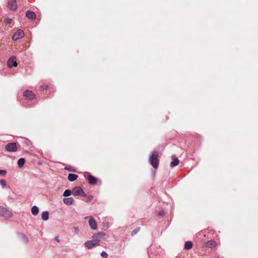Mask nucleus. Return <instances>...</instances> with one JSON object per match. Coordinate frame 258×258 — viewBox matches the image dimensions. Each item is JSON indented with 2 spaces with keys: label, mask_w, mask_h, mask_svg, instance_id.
Wrapping results in <instances>:
<instances>
[{
  "label": "nucleus",
  "mask_w": 258,
  "mask_h": 258,
  "mask_svg": "<svg viewBox=\"0 0 258 258\" xmlns=\"http://www.w3.org/2000/svg\"><path fill=\"white\" fill-rule=\"evenodd\" d=\"M13 213L7 208L0 206V215L5 218H10L13 216Z\"/></svg>",
  "instance_id": "f03ea898"
},
{
  "label": "nucleus",
  "mask_w": 258,
  "mask_h": 258,
  "mask_svg": "<svg viewBox=\"0 0 258 258\" xmlns=\"http://www.w3.org/2000/svg\"><path fill=\"white\" fill-rule=\"evenodd\" d=\"M179 164V160L175 158L174 157H172V161L170 163V166L171 167H174L177 165H178Z\"/></svg>",
  "instance_id": "dca6fc26"
},
{
  "label": "nucleus",
  "mask_w": 258,
  "mask_h": 258,
  "mask_svg": "<svg viewBox=\"0 0 258 258\" xmlns=\"http://www.w3.org/2000/svg\"><path fill=\"white\" fill-rule=\"evenodd\" d=\"M40 88L44 90H47L48 86L47 85H43L40 86Z\"/></svg>",
  "instance_id": "c756f323"
},
{
  "label": "nucleus",
  "mask_w": 258,
  "mask_h": 258,
  "mask_svg": "<svg viewBox=\"0 0 258 258\" xmlns=\"http://www.w3.org/2000/svg\"><path fill=\"white\" fill-rule=\"evenodd\" d=\"M18 65L17 62L16 60V58L15 57H11L8 61V66L11 68L13 66L14 67H17Z\"/></svg>",
  "instance_id": "6e6552de"
},
{
  "label": "nucleus",
  "mask_w": 258,
  "mask_h": 258,
  "mask_svg": "<svg viewBox=\"0 0 258 258\" xmlns=\"http://www.w3.org/2000/svg\"><path fill=\"white\" fill-rule=\"evenodd\" d=\"M162 214V213H159V215H161Z\"/></svg>",
  "instance_id": "72a5a7b5"
},
{
  "label": "nucleus",
  "mask_w": 258,
  "mask_h": 258,
  "mask_svg": "<svg viewBox=\"0 0 258 258\" xmlns=\"http://www.w3.org/2000/svg\"><path fill=\"white\" fill-rule=\"evenodd\" d=\"M41 218L44 221H46L49 218V213L47 211H45L41 214Z\"/></svg>",
  "instance_id": "a211bd4d"
},
{
  "label": "nucleus",
  "mask_w": 258,
  "mask_h": 258,
  "mask_svg": "<svg viewBox=\"0 0 258 258\" xmlns=\"http://www.w3.org/2000/svg\"><path fill=\"white\" fill-rule=\"evenodd\" d=\"M93 241L94 242H95V243L96 244V245L97 246H99L100 245V242H99V240H95L93 238L92 239Z\"/></svg>",
  "instance_id": "bb28decb"
},
{
  "label": "nucleus",
  "mask_w": 258,
  "mask_h": 258,
  "mask_svg": "<svg viewBox=\"0 0 258 258\" xmlns=\"http://www.w3.org/2000/svg\"><path fill=\"white\" fill-rule=\"evenodd\" d=\"M24 36V33L23 30L19 29L14 33L13 35L12 38L14 40L16 41L20 38H22Z\"/></svg>",
  "instance_id": "0eeeda50"
},
{
  "label": "nucleus",
  "mask_w": 258,
  "mask_h": 258,
  "mask_svg": "<svg viewBox=\"0 0 258 258\" xmlns=\"http://www.w3.org/2000/svg\"><path fill=\"white\" fill-rule=\"evenodd\" d=\"M72 193V191H71V190H70V189H66L64 191V192L63 194V196L64 197H69V196H70L71 195Z\"/></svg>",
  "instance_id": "4be33fe9"
},
{
  "label": "nucleus",
  "mask_w": 258,
  "mask_h": 258,
  "mask_svg": "<svg viewBox=\"0 0 258 258\" xmlns=\"http://www.w3.org/2000/svg\"><path fill=\"white\" fill-rule=\"evenodd\" d=\"M72 194L74 196H81L83 197H87V195L84 192L83 189L79 186H76L73 188Z\"/></svg>",
  "instance_id": "7ed1b4c3"
},
{
  "label": "nucleus",
  "mask_w": 258,
  "mask_h": 258,
  "mask_svg": "<svg viewBox=\"0 0 258 258\" xmlns=\"http://www.w3.org/2000/svg\"><path fill=\"white\" fill-rule=\"evenodd\" d=\"M88 182L91 184H95L97 183V179L93 175H90L88 177Z\"/></svg>",
  "instance_id": "f8f14e48"
},
{
  "label": "nucleus",
  "mask_w": 258,
  "mask_h": 258,
  "mask_svg": "<svg viewBox=\"0 0 258 258\" xmlns=\"http://www.w3.org/2000/svg\"><path fill=\"white\" fill-rule=\"evenodd\" d=\"M7 173V171L5 170H0V175L5 176Z\"/></svg>",
  "instance_id": "cd10ccee"
},
{
  "label": "nucleus",
  "mask_w": 258,
  "mask_h": 258,
  "mask_svg": "<svg viewBox=\"0 0 258 258\" xmlns=\"http://www.w3.org/2000/svg\"><path fill=\"white\" fill-rule=\"evenodd\" d=\"M5 149L9 152H14L17 151V145L15 142L7 144L5 146Z\"/></svg>",
  "instance_id": "20e7f679"
},
{
  "label": "nucleus",
  "mask_w": 258,
  "mask_h": 258,
  "mask_svg": "<svg viewBox=\"0 0 258 258\" xmlns=\"http://www.w3.org/2000/svg\"><path fill=\"white\" fill-rule=\"evenodd\" d=\"M12 21V20L11 19H9V18H6L4 20V22L6 24H10V23H11Z\"/></svg>",
  "instance_id": "a878e982"
},
{
  "label": "nucleus",
  "mask_w": 258,
  "mask_h": 258,
  "mask_svg": "<svg viewBox=\"0 0 258 258\" xmlns=\"http://www.w3.org/2000/svg\"><path fill=\"white\" fill-rule=\"evenodd\" d=\"M24 238L26 240V241H27V238L26 237H24Z\"/></svg>",
  "instance_id": "473e14b6"
},
{
  "label": "nucleus",
  "mask_w": 258,
  "mask_h": 258,
  "mask_svg": "<svg viewBox=\"0 0 258 258\" xmlns=\"http://www.w3.org/2000/svg\"><path fill=\"white\" fill-rule=\"evenodd\" d=\"M38 212H39L38 208L36 206H34L31 209L32 214L33 215H37L38 214Z\"/></svg>",
  "instance_id": "aec40b11"
},
{
  "label": "nucleus",
  "mask_w": 258,
  "mask_h": 258,
  "mask_svg": "<svg viewBox=\"0 0 258 258\" xmlns=\"http://www.w3.org/2000/svg\"><path fill=\"white\" fill-rule=\"evenodd\" d=\"M65 169L68 170H69L70 171H72L69 168H68V167H65Z\"/></svg>",
  "instance_id": "2f4dec72"
},
{
  "label": "nucleus",
  "mask_w": 258,
  "mask_h": 258,
  "mask_svg": "<svg viewBox=\"0 0 258 258\" xmlns=\"http://www.w3.org/2000/svg\"><path fill=\"white\" fill-rule=\"evenodd\" d=\"M105 236V233L103 232H98L96 234L93 236V238L95 240H99V242L101 239Z\"/></svg>",
  "instance_id": "ddd939ff"
},
{
  "label": "nucleus",
  "mask_w": 258,
  "mask_h": 258,
  "mask_svg": "<svg viewBox=\"0 0 258 258\" xmlns=\"http://www.w3.org/2000/svg\"><path fill=\"white\" fill-rule=\"evenodd\" d=\"M25 160L24 158H20L18 161V166L19 167L21 168L22 167L24 164H25Z\"/></svg>",
  "instance_id": "412c9836"
},
{
  "label": "nucleus",
  "mask_w": 258,
  "mask_h": 258,
  "mask_svg": "<svg viewBox=\"0 0 258 258\" xmlns=\"http://www.w3.org/2000/svg\"><path fill=\"white\" fill-rule=\"evenodd\" d=\"M26 17L31 20H35L36 17V14L32 11H27L26 13Z\"/></svg>",
  "instance_id": "9b49d317"
},
{
  "label": "nucleus",
  "mask_w": 258,
  "mask_h": 258,
  "mask_svg": "<svg viewBox=\"0 0 258 258\" xmlns=\"http://www.w3.org/2000/svg\"><path fill=\"white\" fill-rule=\"evenodd\" d=\"M84 245L88 249H91L93 247L97 246L95 242H94L92 240L87 241L85 243Z\"/></svg>",
  "instance_id": "9d476101"
},
{
  "label": "nucleus",
  "mask_w": 258,
  "mask_h": 258,
  "mask_svg": "<svg viewBox=\"0 0 258 258\" xmlns=\"http://www.w3.org/2000/svg\"><path fill=\"white\" fill-rule=\"evenodd\" d=\"M0 184H1L3 187H5L6 186V182L4 179L0 180Z\"/></svg>",
  "instance_id": "5701e85b"
},
{
  "label": "nucleus",
  "mask_w": 258,
  "mask_h": 258,
  "mask_svg": "<svg viewBox=\"0 0 258 258\" xmlns=\"http://www.w3.org/2000/svg\"><path fill=\"white\" fill-rule=\"evenodd\" d=\"M139 228L138 229H134L132 232V236H134V235H135L137 233V232L139 231Z\"/></svg>",
  "instance_id": "c85d7f7f"
},
{
  "label": "nucleus",
  "mask_w": 258,
  "mask_h": 258,
  "mask_svg": "<svg viewBox=\"0 0 258 258\" xmlns=\"http://www.w3.org/2000/svg\"><path fill=\"white\" fill-rule=\"evenodd\" d=\"M85 219H89V225L90 228L93 230H96L97 228V224L96 220L92 216H86L85 217Z\"/></svg>",
  "instance_id": "39448f33"
},
{
  "label": "nucleus",
  "mask_w": 258,
  "mask_h": 258,
  "mask_svg": "<svg viewBox=\"0 0 258 258\" xmlns=\"http://www.w3.org/2000/svg\"><path fill=\"white\" fill-rule=\"evenodd\" d=\"M63 201L64 204L70 205L73 203L74 200L73 198H66L63 199Z\"/></svg>",
  "instance_id": "4468645a"
},
{
  "label": "nucleus",
  "mask_w": 258,
  "mask_h": 258,
  "mask_svg": "<svg viewBox=\"0 0 258 258\" xmlns=\"http://www.w3.org/2000/svg\"><path fill=\"white\" fill-rule=\"evenodd\" d=\"M78 176L75 174L70 173L68 175V178L70 181H74L76 180Z\"/></svg>",
  "instance_id": "f3484780"
},
{
  "label": "nucleus",
  "mask_w": 258,
  "mask_h": 258,
  "mask_svg": "<svg viewBox=\"0 0 258 258\" xmlns=\"http://www.w3.org/2000/svg\"><path fill=\"white\" fill-rule=\"evenodd\" d=\"M101 255L103 258H107L108 254L105 251H102L101 253Z\"/></svg>",
  "instance_id": "393cba45"
},
{
  "label": "nucleus",
  "mask_w": 258,
  "mask_h": 258,
  "mask_svg": "<svg viewBox=\"0 0 258 258\" xmlns=\"http://www.w3.org/2000/svg\"><path fill=\"white\" fill-rule=\"evenodd\" d=\"M8 7L11 10L16 11L17 4L16 0H8Z\"/></svg>",
  "instance_id": "423d86ee"
},
{
  "label": "nucleus",
  "mask_w": 258,
  "mask_h": 258,
  "mask_svg": "<svg viewBox=\"0 0 258 258\" xmlns=\"http://www.w3.org/2000/svg\"><path fill=\"white\" fill-rule=\"evenodd\" d=\"M24 96L28 98L29 99H32L35 98V94L30 90H26L24 92Z\"/></svg>",
  "instance_id": "1a4fd4ad"
},
{
  "label": "nucleus",
  "mask_w": 258,
  "mask_h": 258,
  "mask_svg": "<svg viewBox=\"0 0 258 258\" xmlns=\"http://www.w3.org/2000/svg\"><path fill=\"white\" fill-rule=\"evenodd\" d=\"M217 245V243L214 240H209L207 242L206 245L207 247L210 248H214Z\"/></svg>",
  "instance_id": "2eb2a0df"
},
{
  "label": "nucleus",
  "mask_w": 258,
  "mask_h": 258,
  "mask_svg": "<svg viewBox=\"0 0 258 258\" xmlns=\"http://www.w3.org/2000/svg\"><path fill=\"white\" fill-rule=\"evenodd\" d=\"M193 246V244L191 241H186L184 244V248L185 249L189 250Z\"/></svg>",
  "instance_id": "6ab92c4d"
},
{
  "label": "nucleus",
  "mask_w": 258,
  "mask_h": 258,
  "mask_svg": "<svg viewBox=\"0 0 258 258\" xmlns=\"http://www.w3.org/2000/svg\"><path fill=\"white\" fill-rule=\"evenodd\" d=\"M55 240L57 242H58V243H59V242H60V240L59 239V238H58V237L57 236H56V237H55Z\"/></svg>",
  "instance_id": "7c9ffc66"
},
{
  "label": "nucleus",
  "mask_w": 258,
  "mask_h": 258,
  "mask_svg": "<svg viewBox=\"0 0 258 258\" xmlns=\"http://www.w3.org/2000/svg\"><path fill=\"white\" fill-rule=\"evenodd\" d=\"M93 197L91 195H90V196L87 197V199L84 200V201L88 202L91 201L93 199Z\"/></svg>",
  "instance_id": "b1692460"
},
{
  "label": "nucleus",
  "mask_w": 258,
  "mask_h": 258,
  "mask_svg": "<svg viewBox=\"0 0 258 258\" xmlns=\"http://www.w3.org/2000/svg\"><path fill=\"white\" fill-rule=\"evenodd\" d=\"M158 157V152L157 151H154L150 157V163L155 169H157L158 167L159 162Z\"/></svg>",
  "instance_id": "f257e3e1"
}]
</instances>
